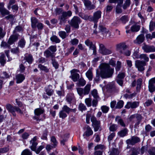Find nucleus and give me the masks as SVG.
Here are the masks:
<instances>
[{"label":"nucleus","instance_id":"obj_1","mask_svg":"<svg viewBox=\"0 0 155 155\" xmlns=\"http://www.w3.org/2000/svg\"><path fill=\"white\" fill-rule=\"evenodd\" d=\"M100 76L102 78H107L112 77L114 72V68H111L109 65L104 63L100 66Z\"/></svg>","mask_w":155,"mask_h":155},{"label":"nucleus","instance_id":"obj_2","mask_svg":"<svg viewBox=\"0 0 155 155\" xmlns=\"http://www.w3.org/2000/svg\"><path fill=\"white\" fill-rule=\"evenodd\" d=\"M93 33L97 35H103L106 36L108 32V30L102 25H99L97 28V24H95L94 26Z\"/></svg>","mask_w":155,"mask_h":155},{"label":"nucleus","instance_id":"obj_3","mask_svg":"<svg viewBox=\"0 0 155 155\" xmlns=\"http://www.w3.org/2000/svg\"><path fill=\"white\" fill-rule=\"evenodd\" d=\"M72 12L71 11L63 12L59 17V24L61 25L64 24L67 21L68 17L72 15Z\"/></svg>","mask_w":155,"mask_h":155},{"label":"nucleus","instance_id":"obj_4","mask_svg":"<svg viewBox=\"0 0 155 155\" xmlns=\"http://www.w3.org/2000/svg\"><path fill=\"white\" fill-rule=\"evenodd\" d=\"M81 21L79 17L75 16H74L71 20L69 21V24L72 27L74 28H78L79 27V24L81 23Z\"/></svg>","mask_w":155,"mask_h":155},{"label":"nucleus","instance_id":"obj_5","mask_svg":"<svg viewBox=\"0 0 155 155\" xmlns=\"http://www.w3.org/2000/svg\"><path fill=\"white\" fill-rule=\"evenodd\" d=\"M124 0H109L110 3H117L116 8V12L117 14H120L122 12L121 6L123 3Z\"/></svg>","mask_w":155,"mask_h":155},{"label":"nucleus","instance_id":"obj_6","mask_svg":"<svg viewBox=\"0 0 155 155\" xmlns=\"http://www.w3.org/2000/svg\"><path fill=\"white\" fill-rule=\"evenodd\" d=\"M91 121L92 123V126L94 128L95 131L98 130L100 127L101 122L100 120H97L96 118L94 116L91 117Z\"/></svg>","mask_w":155,"mask_h":155},{"label":"nucleus","instance_id":"obj_7","mask_svg":"<svg viewBox=\"0 0 155 155\" xmlns=\"http://www.w3.org/2000/svg\"><path fill=\"white\" fill-rule=\"evenodd\" d=\"M135 64L138 71H142L145 70L144 66L146 65V63L143 61L137 60L135 61Z\"/></svg>","mask_w":155,"mask_h":155},{"label":"nucleus","instance_id":"obj_8","mask_svg":"<svg viewBox=\"0 0 155 155\" xmlns=\"http://www.w3.org/2000/svg\"><path fill=\"white\" fill-rule=\"evenodd\" d=\"M99 52L103 55H107L111 54L113 51L110 49L106 48L102 44H99Z\"/></svg>","mask_w":155,"mask_h":155},{"label":"nucleus","instance_id":"obj_9","mask_svg":"<svg viewBox=\"0 0 155 155\" xmlns=\"http://www.w3.org/2000/svg\"><path fill=\"white\" fill-rule=\"evenodd\" d=\"M79 72V70L75 69H74L71 71V76L70 77L74 81H77L79 78L80 75L78 73Z\"/></svg>","mask_w":155,"mask_h":155},{"label":"nucleus","instance_id":"obj_10","mask_svg":"<svg viewBox=\"0 0 155 155\" xmlns=\"http://www.w3.org/2000/svg\"><path fill=\"white\" fill-rule=\"evenodd\" d=\"M101 11L99 10L94 12V13L93 16H91V19L92 21H93L95 24H96L98 21V19L101 18Z\"/></svg>","mask_w":155,"mask_h":155},{"label":"nucleus","instance_id":"obj_11","mask_svg":"<svg viewBox=\"0 0 155 155\" xmlns=\"http://www.w3.org/2000/svg\"><path fill=\"white\" fill-rule=\"evenodd\" d=\"M140 141V140L138 137L136 136H133L131 139H128L126 140V143L128 145H133L139 142Z\"/></svg>","mask_w":155,"mask_h":155},{"label":"nucleus","instance_id":"obj_12","mask_svg":"<svg viewBox=\"0 0 155 155\" xmlns=\"http://www.w3.org/2000/svg\"><path fill=\"white\" fill-rule=\"evenodd\" d=\"M139 103L138 101L128 102L125 106V107L127 109L135 108L139 105Z\"/></svg>","mask_w":155,"mask_h":155},{"label":"nucleus","instance_id":"obj_13","mask_svg":"<svg viewBox=\"0 0 155 155\" xmlns=\"http://www.w3.org/2000/svg\"><path fill=\"white\" fill-rule=\"evenodd\" d=\"M142 48L146 53L152 52L155 51V47L153 46L145 45Z\"/></svg>","mask_w":155,"mask_h":155},{"label":"nucleus","instance_id":"obj_14","mask_svg":"<svg viewBox=\"0 0 155 155\" xmlns=\"http://www.w3.org/2000/svg\"><path fill=\"white\" fill-rule=\"evenodd\" d=\"M127 48V46L123 43H119L116 45V50L120 53L123 52V51L126 49Z\"/></svg>","mask_w":155,"mask_h":155},{"label":"nucleus","instance_id":"obj_15","mask_svg":"<svg viewBox=\"0 0 155 155\" xmlns=\"http://www.w3.org/2000/svg\"><path fill=\"white\" fill-rule=\"evenodd\" d=\"M15 106H13L9 104H7L6 106V109L15 116H16V114L15 113Z\"/></svg>","mask_w":155,"mask_h":155},{"label":"nucleus","instance_id":"obj_16","mask_svg":"<svg viewBox=\"0 0 155 155\" xmlns=\"http://www.w3.org/2000/svg\"><path fill=\"white\" fill-rule=\"evenodd\" d=\"M18 35H11L9 38L8 43L10 45L13 44L18 39Z\"/></svg>","mask_w":155,"mask_h":155},{"label":"nucleus","instance_id":"obj_17","mask_svg":"<svg viewBox=\"0 0 155 155\" xmlns=\"http://www.w3.org/2000/svg\"><path fill=\"white\" fill-rule=\"evenodd\" d=\"M86 130L84 133L83 135V136L84 137V138L85 136L88 137L92 135L93 134V132L92 130L89 126H87L86 127Z\"/></svg>","mask_w":155,"mask_h":155},{"label":"nucleus","instance_id":"obj_18","mask_svg":"<svg viewBox=\"0 0 155 155\" xmlns=\"http://www.w3.org/2000/svg\"><path fill=\"white\" fill-rule=\"evenodd\" d=\"M127 129L126 128H125L118 132L117 134L119 137H122L127 135Z\"/></svg>","mask_w":155,"mask_h":155},{"label":"nucleus","instance_id":"obj_19","mask_svg":"<svg viewBox=\"0 0 155 155\" xmlns=\"http://www.w3.org/2000/svg\"><path fill=\"white\" fill-rule=\"evenodd\" d=\"M92 70V68H90L85 74L87 77L90 81H92L93 79V74Z\"/></svg>","mask_w":155,"mask_h":155},{"label":"nucleus","instance_id":"obj_20","mask_svg":"<svg viewBox=\"0 0 155 155\" xmlns=\"http://www.w3.org/2000/svg\"><path fill=\"white\" fill-rule=\"evenodd\" d=\"M144 39V35L143 34L140 35L137 38L136 43L138 44H140L143 42Z\"/></svg>","mask_w":155,"mask_h":155},{"label":"nucleus","instance_id":"obj_21","mask_svg":"<svg viewBox=\"0 0 155 155\" xmlns=\"http://www.w3.org/2000/svg\"><path fill=\"white\" fill-rule=\"evenodd\" d=\"M16 79L17 83H19L21 82L25 79V77L23 74H19L16 75Z\"/></svg>","mask_w":155,"mask_h":155},{"label":"nucleus","instance_id":"obj_22","mask_svg":"<svg viewBox=\"0 0 155 155\" xmlns=\"http://www.w3.org/2000/svg\"><path fill=\"white\" fill-rule=\"evenodd\" d=\"M115 121H117L118 124H120L121 126L123 127L125 126V124L121 117L119 116H117L115 119Z\"/></svg>","mask_w":155,"mask_h":155},{"label":"nucleus","instance_id":"obj_23","mask_svg":"<svg viewBox=\"0 0 155 155\" xmlns=\"http://www.w3.org/2000/svg\"><path fill=\"white\" fill-rule=\"evenodd\" d=\"M44 55L47 58L49 57L53 58L54 56V53L51 52L48 49H47L44 51Z\"/></svg>","mask_w":155,"mask_h":155},{"label":"nucleus","instance_id":"obj_24","mask_svg":"<svg viewBox=\"0 0 155 155\" xmlns=\"http://www.w3.org/2000/svg\"><path fill=\"white\" fill-rule=\"evenodd\" d=\"M91 85L87 84L85 87L84 89V95L88 94L91 90Z\"/></svg>","mask_w":155,"mask_h":155},{"label":"nucleus","instance_id":"obj_25","mask_svg":"<svg viewBox=\"0 0 155 155\" xmlns=\"http://www.w3.org/2000/svg\"><path fill=\"white\" fill-rule=\"evenodd\" d=\"M31 27L33 28L36 27V25L38 23V19L35 17H32L31 18Z\"/></svg>","mask_w":155,"mask_h":155},{"label":"nucleus","instance_id":"obj_26","mask_svg":"<svg viewBox=\"0 0 155 155\" xmlns=\"http://www.w3.org/2000/svg\"><path fill=\"white\" fill-rule=\"evenodd\" d=\"M62 110L66 112L67 114H69L70 112L72 111H75L74 109H71L67 105H64L63 106L62 108Z\"/></svg>","mask_w":155,"mask_h":155},{"label":"nucleus","instance_id":"obj_27","mask_svg":"<svg viewBox=\"0 0 155 155\" xmlns=\"http://www.w3.org/2000/svg\"><path fill=\"white\" fill-rule=\"evenodd\" d=\"M44 112V109L41 108H37L34 110V113L35 115L38 116L42 114Z\"/></svg>","mask_w":155,"mask_h":155},{"label":"nucleus","instance_id":"obj_28","mask_svg":"<svg viewBox=\"0 0 155 155\" xmlns=\"http://www.w3.org/2000/svg\"><path fill=\"white\" fill-rule=\"evenodd\" d=\"M140 28V25L135 24L131 27L130 29L132 32H137L139 30Z\"/></svg>","mask_w":155,"mask_h":155},{"label":"nucleus","instance_id":"obj_29","mask_svg":"<svg viewBox=\"0 0 155 155\" xmlns=\"http://www.w3.org/2000/svg\"><path fill=\"white\" fill-rule=\"evenodd\" d=\"M50 39L52 42H54L55 43H59L61 41V40L59 38L55 35H52L50 38Z\"/></svg>","mask_w":155,"mask_h":155},{"label":"nucleus","instance_id":"obj_30","mask_svg":"<svg viewBox=\"0 0 155 155\" xmlns=\"http://www.w3.org/2000/svg\"><path fill=\"white\" fill-rule=\"evenodd\" d=\"M24 59L30 64H31L33 61L32 56L30 54H28V56H25Z\"/></svg>","mask_w":155,"mask_h":155},{"label":"nucleus","instance_id":"obj_31","mask_svg":"<svg viewBox=\"0 0 155 155\" xmlns=\"http://www.w3.org/2000/svg\"><path fill=\"white\" fill-rule=\"evenodd\" d=\"M137 120V122L135 124V125H139L141 122L142 119V117L140 114H136V118Z\"/></svg>","mask_w":155,"mask_h":155},{"label":"nucleus","instance_id":"obj_32","mask_svg":"<svg viewBox=\"0 0 155 155\" xmlns=\"http://www.w3.org/2000/svg\"><path fill=\"white\" fill-rule=\"evenodd\" d=\"M120 20L122 23L123 24H125L129 21V18L127 15H124L122 16L120 18Z\"/></svg>","mask_w":155,"mask_h":155},{"label":"nucleus","instance_id":"obj_33","mask_svg":"<svg viewBox=\"0 0 155 155\" xmlns=\"http://www.w3.org/2000/svg\"><path fill=\"white\" fill-rule=\"evenodd\" d=\"M68 137L69 135L68 134L64 135L63 138L61 140L60 143L61 145L64 146L65 145V143L67 141Z\"/></svg>","mask_w":155,"mask_h":155},{"label":"nucleus","instance_id":"obj_34","mask_svg":"<svg viewBox=\"0 0 155 155\" xmlns=\"http://www.w3.org/2000/svg\"><path fill=\"white\" fill-rule=\"evenodd\" d=\"M58 34L59 36L62 39L65 38L68 36V35L67 34L66 32L63 31H59L58 33Z\"/></svg>","mask_w":155,"mask_h":155},{"label":"nucleus","instance_id":"obj_35","mask_svg":"<svg viewBox=\"0 0 155 155\" xmlns=\"http://www.w3.org/2000/svg\"><path fill=\"white\" fill-rule=\"evenodd\" d=\"M130 4V0H126L122 6L123 8L124 9H126L128 7H129Z\"/></svg>","mask_w":155,"mask_h":155},{"label":"nucleus","instance_id":"obj_36","mask_svg":"<svg viewBox=\"0 0 155 155\" xmlns=\"http://www.w3.org/2000/svg\"><path fill=\"white\" fill-rule=\"evenodd\" d=\"M140 59H143L145 62H147L149 61V58L146 54H141L140 55Z\"/></svg>","mask_w":155,"mask_h":155},{"label":"nucleus","instance_id":"obj_37","mask_svg":"<svg viewBox=\"0 0 155 155\" xmlns=\"http://www.w3.org/2000/svg\"><path fill=\"white\" fill-rule=\"evenodd\" d=\"M51 141L52 143V145H53V147H56L57 145L58 142L56 138L54 136H52L51 137Z\"/></svg>","mask_w":155,"mask_h":155},{"label":"nucleus","instance_id":"obj_38","mask_svg":"<svg viewBox=\"0 0 155 155\" xmlns=\"http://www.w3.org/2000/svg\"><path fill=\"white\" fill-rule=\"evenodd\" d=\"M104 146L102 144H99L97 145L94 147V150L96 151H100V150H103L104 149Z\"/></svg>","mask_w":155,"mask_h":155},{"label":"nucleus","instance_id":"obj_39","mask_svg":"<svg viewBox=\"0 0 155 155\" xmlns=\"http://www.w3.org/2000/svg\"><path fill=\"white\" fill-rule=\"evenodd\" d=\"M117 128V126L115 124H112L109 127V129L110 131H116Z\"/></svg>","mask_w":155,"mask_h":155},{"label":"nucleus","instance_id":"obj_40","mask_svg":"<svg viewBox=\"0 0 155 155\" xmlns=\"http://www.w3.org/2000/svg\"><path fill=\"white\" fill-rule=\"evenodd\" d=\"M86 83V81L84 79L81 78L79 80L77 84L79 86H83Z\"/></svg>","mask_w":155,"mask_h":155},{"label":"nucleus","instance_id":"obj_41","mask_svg":"<svg viewBox=\"0 0 155 155\" xmlns=\"http://www.w3.org/2000/svg\"><path fill=\"white\" fill-rule=\"evenodd\" d=\"M78 109L80 110L83 111L86 110L87 109V108L84 104L81 103L79 105Z\"/></svg>","mask_w":155,"mask_h":155},{"label":"nucleus","instance_id":"obj_42","mask_svg":"<svg viewBox=\"0 0 155 155\" xmlns=\"http://www.w3.org/2000/svg\"><path fill=\"white\" fill-rule=\"evenodd\" d=\"M138 52L139 51L138 49H137L134 51L133 54L134 59H139L140 58V55L138 54Z\"/></svg>","mask_w":155,"mask_h":155},{"label":"nucleus","instance_id":"obj_43","mask_svg":"<svg viewBox=\"0 0 155 155\" xmlns=\"http://www.w3.org/2000/svg\"><path fill=\"white\" fill-rule=\"evenodd\" d=\"M91 99L89 97L87 98L85 100V103L88 107H90L91 106Z\"/></svg>","mask_w":155,"mask_h":155},{"label":"nucleus","instance_id":"obj_44","mask_svg":"<svg viewBox=\"0 0 155 155\" xmlns=\"http://www.w3.org/2000/svg\"><path fill=\"white\" fill-rule=\"evenodd\" d=\"M59 117L62 119H64L66 117L67 115L66 114L63 110H61L59 112Z\"/></svg>","mask_w":155,"mask_h":155},{"label":"nucleus","instance_id":"obj_45","mask_svg":"<svg viewBox=\"0 0 155 155\" xmlns=\"http://www.w3.org/2000/svg\"><path fill=\"white\" fill-rule=\"evenodd\" d=\"M46 94L49 96L52 95L54 93V91L49 87H48L45 90Z\"/></svg>","mask_w":155,"mask_h":155},{"label":"nucleus","instance_id":"obj_46","mask_svg":"<svg viewBox=\"0 0 155 155\" xmlns=\"http://www.w3.org/2000/svg\"><path fill=\"white\" fill-rule=\"evenodd\" d=\"M74 98V95L73 94H68L67 96L66 100L68 102L71 103Z\"/></svg>","mask_w":155,"mask_h":155},{"label":"nucleus","instance_id":"obj_47","mask_svg":"<svg viewBox=\"0 0 155 155\" xmlns=\"http://www.w3.org/2000/svg\"><path fill=\"white\" fill-rule=\"evenodd\" d=\"M124 102L122 101H120L117 103L116 106V108L120 109L123 106Z\"/></svg>","mask_w":155,"mask_h":155},{"label":"nucleus","instance_id":"obj_48","mask_svg":"<svg viewBox=\"0 0 155 155\" xmlns=\"http://www.w3.org/2000/svg\"><path fill=\"white\" fill-rule=\"evenodd\" d=\"M119 152L118 150L115 148H113L110 151V155H118Z\"/></svg>","mask_w":155,"mask_h":155},{"label":"nucleus","instance_id":"obj_49","mask_svg":"<svg viewBox=\"0 0 155 155\" xmlns=\"http://www.w3.org/2000/svg\"><path fill=\"white\" fill-rule=\"evenodd\" d=\"M10 45L8 43L3 41L1 44V46L4 48H9L10 47Z\"/></svg>","mask_w":155,"mask_h":155},{"label":"nucleus","instance_id":"obj_50","mask_svg":"<svg viewBox=\"0 0 155 155\" xmlns=\"http://www.w3.org/2000/svg\"><path fill=\"white\" fill-rule=\"evenodd\" d=\"M100 80V75L98 73V71H96V75L94 79V81L96 82H98Z\"/></svg>","mask_w":155,"mask_h":155},{"label":"nucleus","instance_id":"obj_51","mask_svg":"<svg viewBox=\"0 0 155 155\" xmlns=\"http://www.w3.org/2000/svg\"><path fill=\"white\" fill-rule=\"evenodd\" d=\"M109 108L106 106L104 105L101 107V109L103 113H106L109 110Z\"/></svg>","mask_w":155,"mask_h":155},{"label":"nucleus","instance_id":"obj_52","mask_svg":"<svg viewBox=\"0 0 155 155\" xmlns=\"http://www.w3.org/2000/svg\"><path fill=\"white\" fill-rule=\"evenodd\" d=\"M38 68H39L41 70L44 71L46 72L48 71V69L46 67L42 65L41 64H39L38 65Z\"/></svg>","mask_w":155,"mask_h":155},{"label":"nucleus","instance_id":"obj_53","mask_svg":"<svg viewBox=\"0 0 155 155\" xmlns=\"http://www.w3.org/2000/svg\"><path fill=\"white\" fill-rule=\"evenodd\" d=\"M125 76V72H120L118 74L117 76V78L123 79Z\"/></svg>","mask_w":155,"mask_h":155},{"label":"nucleus","instance_id":"obj_54","mask_svg":"<svg viewBox=\"0 0 155 155\" xmlns=\"http://www.w3.org/2000/svg\"><path fill=\"white\" fill-rule=\"evenodd\" d=\"M148 88L149 91L151 92H153L155 91V87L154 85L149 84Z\"/></svg>","mask_w":155,"mask_h":155},{"label":"nucleus","instance_id":"obj_55","mask_svg":"<svg viewBox=\"0 0 155 155\" xmlns=\"http://www.w3.org/2000/svg\"><path fill=\"white\" fill-rule=\"evenodd\" d=\"M155 28V22L151 21L150 24L149 29L150 31H153Z\"/></svg>","mask_w":155,"mask_h":155},{"label":"nucleus","instance_id":"obj_56","mask_svg":"<svg viewBox=\"0 0 155 155\" xmlns=\"http://www.w3.org/2000/svg\"><path fill=\"white\" fill-rule=\"evenodd\" d=\"M84 5L88 8H90L91 3L88 0H84Z\"/></svg>","mask_w":155,"mask_h":155},{"label":"nucleus","instance_id":"obj_57","mask_svg":"<svg viewBox=\"0 0 155 155\" xmlns=\"http://www.w3.org/2000/svg\"><path fill=\"white\" fill-rule=\"evenodd\" d=\"M121 66V62L119 61L117 62L116 66L115 67V70L116 71H119Z\"/></svg>","mask_w":155,"mask_h":155},{"label":"nucleus","instance_id":"obj_58","mask_svg":"<svg viewBox=\"0 0 155 155\" xmlns=\"http://www.w3.org/2000/svg\"><path fill=\"white\" fill-rule=\"evenodd\" d=\"M31 153L29 150L26 149L22 151L21 155H31Z\"/></svg>","mask_w":155,"mask_h":155},{"label":"nucleus","instance_id":"obj_59","mask_svg":"<svg viewBox=\"0 0 155 155\" xmlns=\"http://www.w3.org/2000/svg\"><path fill=\"white\" fill-rule=\"evenodd\" d=\"M91 94L95 98H97L99 97L97 95V91L96 89H94L91 91Z\"/></svg>","mask_w":155,"mask_h":155},{"label":"nucleus","instance_id":"obj_60","mask_svg":"<svg viewBox=\"0 0 155 155\" xmlns=\"http://www.w3.org/2000/svg\"><path fill=\"white\" fill-rule=\"evenodd\" d=\"M6 34V32L3 31V28L0 27V39L3 38Z\"/></svg>","mask_w":155,"mask_h":155},{"label":"nucleus","instance_id":"obj_61","mask_svg":"<svg viewBox=\"0 0 155 155\" xmlns=\"http://www.w3.org/2000/svg\"><path fill=\"white\" fill-rule=\"evenodd\" d=\"M25 41L23 39H21L19 42L18 46L21 48H23L25 45Z\"/></svg>","mask_w":155,"mask_h":155},{"label":"nucleus","instance_id":"obj_62","mask_svg":"<svg viewBox=\"0 0 155 155\" xmlns=\"http://www.w3.org/2000/svg\"><path fill=\"white\" fill-rule=\"evenodd\" d=\"M48 49L50 50L52 53H53L56 51L57 50L56 46V45H51L49 47Z\"/></svg>","mask_w":155,"mask_h":155},{"label":"nucleus","instance_id":"obj_63","mask_svg":"<svg viewBox=\"0 0 155 155\" xmlns=\"http://www.w3.org/2000/svg\"><path fill=\"white\" fill-rule=\"evenodd\" d=\"M89 48L90 49L93 50V54H95L96 52V48L95 45L93 44Z\"/></svg>","mask_w":155,"mask_h":155},{"label":"nucleus","instance_id":"obj_64","mask_svg":"<svg viewBox=\"0 0 155 155\" xmlns=\"http://www.w3.org/2000/svg\"><path fill=\"white\" fill-rule=\"evenodd\" d=\"M150 155H155V147H151L148 151Z\"/></svg>","mask_w":155,"mask_h":155}]
</instances>
